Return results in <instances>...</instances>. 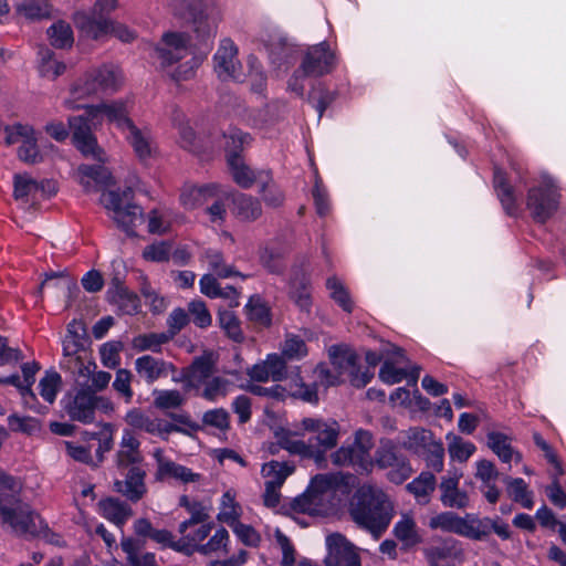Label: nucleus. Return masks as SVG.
I'll return each mask as SVG.
<instances>
[{"label": "nucleus", "instance_id": "f257e3e1", "mask_svg": "<svg viewBox=\"0 0 566 566\" xmlns=\"http://www.w3.org/2000/svg\"><path fill=\"white\" fill-rule=\"evenodd\" d=\"M83 108L85 109V115L69 118L73 142L84 156L104 163L107 158L92 133V126L96 127L105 117L109 123H114L123 133L134 122L128 117V109L123 101L103 102L97 105L84 106Z\"/></svg>", "mask_w": 566, "mask_h": 566}, {"label": "nucleus", "instance_id": "f03ea898", "mask_svg": "<svg viewBox=\"0 0 566 566\" xmlns=\"http://www.w3.org/2000/svg\"><path fill=\"white\" fill-rule=\"evenodd\" d=\"M348 514L359 527L379 537L395 516V503L381 488L366 483L350 497Z\"/></svg>", "mask_w": 566, "mask_h": 566}, {"label": "nucleus", "instance_id": "7ed1b4c3", "mask_svg": "<svg viewBox=\"0 0 566 566\" xmlns=\"http://www.w3.org/2000/svg\"><path fill=\"white\" fill-rule=\"evenodd\" d=\"M356 478L350 473H324L315 475L306 492L294 500L293 509L308 515H327L339 504L337 492L348 493Z\"/></svg>", "mask_w": 566, "mask_h": 566}, {"label": "nucleus", "instance_id": "20e7f679", "mask_svg": "<svg viewBox=\"0 0 566 566\" xmlns=\"http://www.w3.org/2000/svg\"><path fill=\"white\" fill-rule=\"evenodd\" d=\"M22 482L10 475L0 480V518L12 532L21 536H34L42 528V522L22 501Z\"/></svg>", "mask_w": 566, "mask_h": 566}, {"label": "nucleus", "instance_id": "39448f33", "mask_svg": "<svg viewBox=\"0 0 566 566\" xmlns=\"http://www.w3.org/2000/svg\"><path fill=\"white\" fill-rule=\"evenodd\" d=\"M154 59L174 81H187L195 75L199 61L195 57L184 33L168 32L154 50Z\"/></svg>", "mask_w": 566, "mask_h": 566}, {"label": "nucleus", "instance_id": "423d86ee", "mask_svg": "<svg viewBox=\"0 0 566 566\" xmlns=\"http://www.w3.org/2000/svg\"><path fill=\"white\" fill-rule=\"evenodd\" d=\"M123 83L122 72L113 65H103L91 69L83 77L77 80L70 90L71 98L65 99L64 104L71 109L84 107L76 101L96 95L98 93H113L118 90Z\"/></svg>", "mask_w": 566, "mask_h": 566}, {"label": "nucleus", "instance_id": "0eeeda50", "mask_svg": "<svg viewBox=\"0 0 566 566\" xmlns=\"http://www.w3.org/2000/svg\"><path fill=\"white\" fill-rule=\"evenodd\" d=\"M133 190L126 188L122 192L116 190L104 191L101 203L107 210L113 221L127 234H134V228L142 221L140 207L130 203Z\"/></svg>", "mask_w": 566, "mask_h": 566}, {"label": "nucleus", "instance_id": "6e6552de", "mask_svg": "<svg viewBox=\"0 0 566 566\" xmlns=\"http://www.w3.org/2000/svg\"><path fill=\"white\" fill-rule=\"evenodd\" d=\"M373 448L374 440L371 433L359 429L355 432L354 441L337 449L332 453L331 459L335 465H353L364 471H370L374 465L370 457Z\"/></svg>", "mask_w": 566, "mask_h": 566}, {"label": "nucleus", "instance_id": "1a4fd4ad", "mask_svg": "<svg viewBox=\"0 0 566 566\" xmlns=\"http://www.w3.org/2000/svg\"><path fill=\"white\" fill-rule=\"evenodd\" d=\"M250 136L241 132L232 133L227 140V160L231 176L241 188H251L254 182H263L268 171H255L247 166L239 155V150L248 143Z\"/></svg>", "mask_w": 566, "mask_h": 566}, {"label": "nucleus", "instance_id": "9d476101", "mask_svg": "<svg viewBox=\"0 0 566 566\" xmlns=\"http://www.w3.org/2000/svg\"><path fill=\"white\" fill-rule=\"evenodd\" d=\"M301 429L312 433L307 443L317 454L312 455L315 462H322L325 453L337 446L339 438V424L335 420H323L319 418H304L301 421Z\"/></svg>", "mask_w": 566, "mask_h": 566}, {"label": "nucleus", "instance_id": "9b49d317", "mask_svg": "<svg viewBox=\"0 0 566 566\" xmlns=\"http://www.w3.org/2000/svg\"><path fill=\"white\" fill-rule=\"evenodd\" d=\"M374 464L379 469H387V479L401 484L412 474V468L409 460L399 452L396 444L390 440L381 441L374 454Z\"/></svg>", "mask_w": 566, "mask_h": 566}, {"label": "nucleus", "instance_id": "f8f14e48", "mask_svg": "<svg viewBox=\"0 0 566 566\" xmlns=\"http://www.w3.org/2000/svg\"><path fill=\"white\" fill-rule=\"evenodd\" d=\"M558 198L553 180L544 178L539 185L530 188L526 206L533 219L543 223L558 209Z\"/></svg>", "mask_w": 566, "mask_h": 566}, {"label": "nucleus", "instance_id": "ddd939ff", "mask_svg": "<svg viewBox=\"0 0 566 566\" xmlns=\"http://www.w3.org/2000/svg\"><path fill=\"white\" fill-rule=\"evenodd\" d=\"M213 70L222 81L242 82L245 77L238 57V46L231 39H223L213 55Z\"/></svg>", "mask_w": 566, "mask_h": 566}, {"label": "nucleus", "instance_id": "4468645a", "mask_svg": "<svg viewBox=\"0 0 566 566\" xmlns=\"http://www.w3.org/2000/svg\"><path fill=\"white\" fill-rule=\"evenodd\" d=\"M461 478L462 473L458 470L448 471L440 478L439 500L444 507L464 511L471 506L469 492L460 488Z\"/></svg>", "mask_w": 566, "mask_h": 566}, {"label": "nucleus", "instance_id": "2eb2a0df", "mask_svg": "<svg viewBox=\"0 0 566 566\" xmlns=\"http://www.w3.org/2000/svg\"><path fill=\"white\" fill-rule=\"evenodd\" d=\"M13 185L14 198L24 203L49 198L56 192V185L53 180L43 179L38 181L28 174L15 175Z\"/></svg>", "mask_w": 566, "mask_h": 566}, {"label": "nucleus", "instance_id": "dca6fc26", "mask_svg": "<svg viewBox=\"0 0 566 566\" xmlns=\"http://www.w3.org/2000/svg\"><path fill=\"white\" fill-rule=\"evenodd\" d=\"M123 134L140 163L146 165L157 156V144L148 126L133 123Z\"/></svg>", "mask_w": 566, "mask_h": 566}, {"label": "nucleus", "instance_id": "f3484780", "mask_svg": "<svg viewBox=\"0 0 566 566\" xmlns=\"http://www.w3.org/2000/svg\"><path fill=\"white\" fill-rule=\"evenodd\" d=\"M326 566H361L360 557L354 545L343 535L336 533L326 537Z\"/></svg>", "mask_w": 566, "mask_h": 566}, {"label": "nucleus", "instance_id": "a211bd4d", "mask_svg": "<svg viewBox=\"0 0 566 566\" xmlns=\"http://www.w3.org/2000/svg\"><path fill=\"white\" fill-rule=\"evenodd\" d=\"M156 460L155 479L157 481H166L174 479L184 484L197 483L201 480V474L193 472L189 468L166 458L163 449H155L153 453Z\"/></svg>", "mask_w": 566, "mask_h": 566}, {"label": "nucleus", "instance_id": "6ab92c4d", "mask_svg": "<svg viewBox=\"0 0 566 566\" xmlns=\"http://www.w3.org/2000/svg\"><path fill=\"white\" fill-rule=\"evenodd\" d=\"M334 66L335 55L325 42L310 48L301 64L303 74L308 76H322Z\"/></svg>", "mask_w": 566, "mask_h": 566}, {"label": "nucleus", "instance_id": "aec40b11", "mask_svg": "<svg viewBox=\"0 0 566 566\" xmlns=\"http://www.w3.org/2000/svg\"><path fill=\"white\" fill-rule=\"evenodd\" d=\"M125 421L135 429L159 436L165 440L171 432H184L179 426L158 418L151 419L138 408L130 409L125 416Z\"/></svg>", "mask_w": 566, "mask_h": 566}, {"label": "nucleus", "instance_id": "412c9836", "mask_svg": "<svg viewBox=\"0 0 566 566\" xmlns=\"http://www.w3.org/2000/svg\"><path fill=\"white\" fill-rule=\"evenodd\" d=\"M63 360L62 367L73 374H78L82 377H88L92 373L91 366L95 367L93 363L85 361L83 356L84 346L82 338H74L73 336H65L63 342Z\"/></svg>", "mask_w": 566, "mask_h": 566}, {"label": "nucleus", "instance_id": "4be33fe9", "mask_svg": "<svg viewBox=\"0 0 566 566\" xmlns=\"http://www.w3.org/2000/svg\"><path fill=\"white\" fill-rule=\"evenodd\" d=\"M120 472L124 479L114 481V491L134 503L142 500L147 493L145 470L140 467H130L128 470Z\"/></svg>", "mask_w": 566, "mask_h": 566}, {"label": "nucleus", "instance_id": "5701e85b", "mask_svg": "<svg viewBox=\"0 0 566 566\" xmlns=\"http://www.w3.org/2000/svg\"><path fill=\"white\" fill-rule=\"evenodd\" d=\"M248 375L260 382L281 381L287 377L286 361L279 354H270L263 361L253 365Z\"/></svg>", "mask_w": 566, "mask_h": 566}, {"label": "nucleus", "instance_id": "b1692460", "mask_svg": "<svg viewBox=\"0 0 566 566\" xmlns=\"http://www.w3.org/2000/svg\"><path fill=\"white\" fill-rule=\"evenodd\" d=\"M188 20L192 22L198 38L205 41L216 35L221 12L214 2H207L201 11L193 13Z\"/></svg>", "mask_w": 566, "mask_h": 566}, {"label": "nucleus", "instance_id": "393cba45", "mask_svg": "<svg viewBox=\"0 0 566 566\" xmlns=\"http://www.w3.org/2000/svg\"><path fill=\"white\" fill-rule=\"evenodd\" d=\"M140 442L133 432L125 430L116 452L115 464L119 471L128 470L130 467H139L143 455L139 450Z\"/></svg>", "mask_w": 566, "mask_h": 566}, {"label": "nucleus", "instance_id": "a878e982", "mask_svg": "<svg viewBox=\"0 0 566 566\" xmlns=\"http://www.w3.org/2000/svg\"><path fill=\"white\" fill-rule=\"evenodd\" d=\"M107 300L125 315H134L140 308L138 296L130 292L117 277L112 281L107 290Z\"/></svg>", "mask_w": 566, "mask_h": 566}, {"label": "nucleus", "instance_id": "bb28decb", "mask_svg": "<svg viewBox=\"0 0 566 566\" xmlns=\"http://www.w3.org/2000/svg\"><path fill=\"white\" fill-rule=\"evenodd\" d=\"M75 24L82 35L99 40L109 34L111 20L94 13L80 12L75 15Z\"/></svg>", "mask_w": 566, "mask_h": 566}, {"label": "nucleus", "instance_id": "cd10ccee", "mask_svg": "<svg viewBox=\"0 0 566 566\" xmlns=\"http://www.w3.org/2000/svg\"><path fill=\"white\" fill-rule=\"evenodd\" d=\"M93 392L87 389L78 390L65 406L66 412L71 419L84 423L94 420Z\"/></svg>", "mask_w": 566, "mask_h": 566}, {"label": "nucleus", "instance_id": "c85d7f7f", "mask_svg": "<svg viewBox=\"0 0 566 566\" xmlns=\"http://www.w3.org/2000/svg\"><path fill=\"white\" fill-rule=\"evenodd\" d=\"M171 369L172 366L169 363L150 355H144L135 360L137 375L147 384H153L167 376Z\"/></svg>", "mask_w": 566, "mask_h": 566}, {"label": "nucleus", "instance_id": "c756f323", "mask_svg": "<svg viewBox=\"0 0 566 566\" xmlns=\"http://www.w3.org/2000/svg\"><path fill=\"white\" fill-rule=\"evenodd\" d=\"M218 192V185L186 186L180 195L181 203L186 209H196L208 205Z\"/></svg>", "mask_w": 566, "mask_h": 566}, {"label": "nucleus", "instance_id": "7c9ffc66", "mask_svg": "<svg viewBox=\"0 0 566 566\" xmlns=\"http://www.w3.org/2000/svg\"><path fill=\"white\" fill-rule=\"evenodd\" d=\"M297 436L298 433L296 431L284 429L276 431V444L281 449L286 450L289 453L300 455L304 459H312V455L317 454V451H314V449L308 446L307 442L298 439Z\"/></svg>", "mask_w": 566, "mask_h": 566}, {"label": "nucleus", "instance_id": "2f4dec72", "mask_svg": "<svg viewBox=\"0 0 566 566\" xmlns=\"http://www.w3.org/2000/svg\"><path fill=\"white\" fill-rule=\"evenodd\" d=\"M232 213L243 222H252L262 214V206L258 198L245 193H238L232 199Z\"/></svg>", "mask_w": 566, "mask_h": 566}, {"label": "nucleus", "instance_id": "473e14b6", "mask_svg": "<svg viewBox=\"0 0 566 566\" xmlns=\"http://www.w3.org/2000/svg\"><path fill=\"white\" fill-rule=\"evenodd\" d=\"M192 531H186L181 534V538L178 539L177 552L182 553L187 556H191L195 552L199 553V547L202 546L201 542L206 539L211 532V524H199L192 527Z\"/></svg>", "mask_w": 566, "mask_h": 566}, {"label": "nucleus", "instance_id": "72a5a7b5", "mask_svg": "<svg viewBox=\"0 0 566 566\" xmlns=\"http://www.w3.org/2000/svg\"><path fill=\"white\" fill-rule=\"evenodd\" d=\"M298 369L300 368L296 367V374L291 376L289 379L285 387L286 394L307 403H317L318 392L315 380L313 382L304 381V379L298 375Z\"/></svg>", "mask_w": 566, "mask_h": 566}, {"label": "nucleus", "instance_id": "f704fd0d", "mask_svg": "<svg viewBox=\"0 0 566 566\" xmlns=\"http://www.w3.org/2000/svg\"><path fill=\"white\" fill-rule=\"evenodd\" d=\"M392 533L405 548L413 547L421 542L417 523L413 516L408 513L401 514L392 528Z\"/></svg>", "mask_w": 566, "mask_h": 566}, {"label": "nucleus", "instance_id": "c9c22d12", "mask_svg": "<svg viewBox=\"0 0 566 566\" xmlns=\"http://www.w3.org/2000/svg\"><path fill=\"white\" fill-rule=\"evenodd\" d=\"M98 509L103 517L122 526L133 515L132 509L123 501L114 497H107L99 501Z\"/></svg>", "mask_w": 566, "mask_h": 566}, {"label": "nucleus", "instance_id": "e433bc0d", "mask_svg": "<svg viewBox=\"0 0 566 566\" xmlns=\"http://www.w3.org/2000/svg\"><path fill=\"white\" fill-rule=\"evenodd\" d=\"M437 486V479L431 471H422L416 479L407 484V490L420 504H427Z\"/></svg>", "mask_w": 566, "mask_h": 566}, {"label": "nucleus", "instance_id": "4c0bfd02", "mask_svg": "<svg viewBox=\"0 0 566 566\" xmlns=\"http://www.w3.org/2000/svg\"><path fill=\"white\" fill-rule=\"evenodd\" d=\"M78 174L81 176L80 182L86 191L93 190L91 180L98 186H109L114 184L111 171L101 165H83L78 168Z\"/></svg>", "mask_w": 566, "mask_h": 566}, {"label": "nucleus", "instance_id": "58836bf2", "mask_svg": "<svg viewBox=\"0 0 566 566\" xmlns=\"http://www.w3.org/2000/svg\"><path fill=\"white\" fill-rule=\"evenodd\" d=\"M465 521V517H462L452 511H446L431 517L429 521V527L463 536Z\"/></svg>", "mask_w": 566, "mask_h": 566}, {"label": "nucleus", "instance_id": "ea45409f", "mask_svg": "<svg viewBox=\"0 0 566 566\" xmlns=\"http://www.w3.org/2000/svg\"><path fill=\"white\" fill-rule=\"evenodd\" d=\"M310 281L302 270H295L290 279V296L302 310H307L311 305V295L308 291Z\"/></svg>", "mask_w": 566, "mask_h": 566}, {"label": "nucleus", "instance_id": "a19ab883", "mask_svg": "<svg viewBox=\"0 0 566 566\" xmlns=\"http://www.w3.org/2000/svg\"><path fill=\"white\" fill-rule=\"evenodd\" d=\"M436 437L430 430L413 427L402 433L401 446L403 449L419 454Z\"/></svg>", "mask_w": 566, "mask_h": 566}, {"label": "nucleus", "instance_id": "79ce46f5", "mask_svg": "<svg viewBox=\"0 0 566 566\" xmlns=\"http://www.w3.org/2000/svg\"><path fill=\"white\" fill-rule=\"evenodd\" d=\"M509 496L525 509H532L534 505L533 492L528 490L527 484L521 478L504 476Z\"/></svg>", "mask_w": 566, "mask_h": 566}, {"label": "nucleus", "instance_id": "37998d69", "mask_svg": "<svg viewBox=\"0 0 566 566\" xmlns=\"http://www.w3.org/2000/svg\"><path fill=\"white\" fill-rule=\"evenodd\" d=\"M488 446L504 463H509L513 459L520 462L522 455L514 451L509 442V438L500 432H490L488 434Z\"/></svg>", "mask_w": 566, "mask_h": 566}, {"label": "nucleus", "instance_id": "c03bdc74", "mask_svg": "<svg viewBox=\"0 0 566 566\" xmlns=\"http://www.w3.org/2000/svg\"><path fill=\"white\" fill-rule=\"evenodd\" d=\"M329 358L333 367L342 376L350 375L355 371L357 366V356L349 349L342 347H331Z\"/></svg>", "mask_w": 566, "mask_h": 566}, {"label": "nucleus", "instance_id": "a18cd8bd", "mask_svg": "<svg viewBox=\"0 0 566 566\" xmlns=\"http://www.w3.org/2000/svg\"><path fill=\"white\" fill-rule=\"evenodd\" d=\"M17 13L30 21L50 18L52 7L49 0H22L17 4Z\"/></svg>", "mask_w": 566, "mask_h": 566}, {"label": "nucleus", "instance_id": "49530a36", "mask_svg": "<svg viewBox=\"0 0 566 566\" xmlns=\"http://www.w3.org/2000/svg\"><path fill=\"white\" fill-rule=\"evenodd\" d=\"M494 187L504 210L513 216L517 210V198L513 187L506 182L504 174L500 170L494 174Z\"/></svg>", "mask_w": 566, "mask_h": 566}, {"label": "nucleus", "instance_id": "de8ad7c7", "mask_svg": "<svg viewBox=\"0 0 566 566\" xmlns=\"http://www.w3.org/2000/svg\"><path fill=\"white\" fill-rule=\"evenodd\" d=\"M446 440L448 442L449 457L452 461L464 463L475 452L476 448L472 442L465 441L452 432L446 436Z\"/></svg>", "mask_w": 566, "mask_h": 566}, {"label": "nucleus", "instance_id": "09e8293b", "mask_svg": "<svg viewBox=\"0 0 566 566\" xmlns=\"http://www.w3.org/2000/svg\"><path fill=\"white\" fill-rule=\"evenodd\" d=\"M294 472V467L286 462L270 461L263 464L261 473L266 479L265 483L281 488L286 478Z\"/></svg>", "mask_w": 566, "mask_h": 566}, {"label": "nucleus", "instance_id": "8fccbe9b", "mask_svg": "<svg viewBox=\"0 0 566 566\" xmlns=\"http://www.w3.org/2000/svg\"><path fill=\"white\" fill-rule=\"evenodd\" d=\"M444 454L446 450L443 443L439 439L432 440L424 450H422L419 455L426 462V467L429 469L428 471L440 473L444 468Z\"/></svg>", "mask_w": 566, "mask_h": 566}, {"label": "nucleus", "instance_id": "3c124183", "mask_svg": "<svg viewBox=\"0 0 566 566\" xmlns=\"http://www.w3.org/2000/svg\"><path fill=\"white\" fill-rule=\"evenodd\" d=\"M307 346L305 340L295 334H286L281 344V357L284 360H300L307 355Z\"/></svg>", "mask_w": 566, "mask_h": 566}, {"label": "nucleus", "instance_id": "603ef678", "mask_svg": "<svg viewBox=\"0 0 566 566\" xmlns=\"http://www.w3.org/2000/svg\"><path fill=\"white\" fill-rule=\"evenodd\" d=\"M171 340V335L164 333L139 334L132 340V347L138 352H160L163 345Z\"/></svg>", "mask_w": 566, "mask_h": 566}, {"label": "nucleus", "instance_id": "864d4df0", "mask_svg": "<svg viewBox=\"0 0 566 566\" xmlns=\"http://www.w3.org/2000/svg\"><path fill=\"white\" fill-rule=\"evenodd\" d=\"M39 71L42 76L48 77L50 80H55L57 76L62 75L65 70L66 65L54 59V53L46 49L42 48L39 51Z\"/></svg>", "mask_w": 566, "mask_h": 566}, {"label": "nucleus", "instance_id": "5fc2aeb1", "mask_svg": "<svg viewBox=\"0 0 566 566\" xmlns=\"http://www.w3.org/2000/svg\"><path fill=\"white\" fill-rule=\"evenodd\" d=\"M212 374V365L206 358H197L189 367L185 382L187 388L198 387L200 384L209 380Z\"/></svg>", "mask_w": 566, "mask_h": 566}, {"label": "nucleus", "instance_id": "6e6d98bb", "mask_svg": "<svg viewBox=\"0 0 566 566\" xmlns=\"http://www.w3.org/2000/svg\"><path fill=\"white\" fill-rule=\"evenodd\" d=\"M465 527L463 536L481 541L485 538L491 532L493 525V520L489 517L479 518L475 515H467L465 516Z\"/></svg>", "mask_w": 566, "mask_h": 566}, {"label": "nucleus", "instance_id": "4d7b16f0", "mask_svg": "<svg viewBox=\"0 0 566 566\" xmlns=\"http://www.w3.org/2000/svg\"><path fill=\"white\" fill-rule=\"evenodd\" d=\"M48 36L51 44L56 49L71 48L74 38L73 31L69 23L64 21H57L48 29Z\"/></svg>", "mask_w": 566, "mask_h": 566}, {"label": "nucleus", "instance_id": "13d9d810", "mask_svg": "<svg viewBox=\"0 0 566 566\" xmlns=\"http://www.w3.org/2000/svg\"><path fill=\"white\" fill-rule=\"evenodd\" d=\"M154 406L160 410L176 409L186 401L185 396L175 389L154 390Z\"/></svg>", "mask_w": 566, "mask_h": 566}, {"label": "nucleus", "instance_id": "bf43d9fd", "mask_svg": "<svg viewBox=\"0 0 566 566\" xmlns=\"http://www.w3.org/2000/svg\"><path fill=\"white\" fill-rule=\"evenodd\" d=\"M61 376L54 370L45 371L40 379L39 389L41 397L49 403H53L61 387Z\"/></svg>", "mask_w": 566, "mask_h": 566}, {"label": "nucleus", "instance_id": "052dcab7", "mask_svg": "<svg viewBox=\"0 0 566 566\" xmlns=\"http://www.w3.org/2000/svg\"><path fill=\"white\" fill-rule=\"evenodd\" d=\"M228 192L222 191L218 186V192L213 199L210 200L205 209L210 222L221 224L227 217L226 201L228 200Z\"/></svg>", "mask_w": 566, "mask_h": 566}, {"label": "nucleus", "instance_id": "680f3d73", "mask_svg": "<svg viewBox=\"0 0 566 566\" xmlns=\"http://www.w3.org/2000/svg\"><path fill=\"white\" fill-rule=\"evenodd\" d=\"M260 192L262 193V199L268 207L279 208L283 205L285 200V196L283 191L272 182L270 174H264L263 182H261Z\"/></svg>", "mask_w": 566, "mask_h": 566}, {"label": "nucleus", "instance_id": "e2e57ef3", "mask_svg": "<svg viewBox=\"0 0 566 566\" xmlns=\"http://www.w3.org/2000/svg\"><path fill=\"white\" fill-rule=\"evenodd\" d=\"M6 144L24 146L35 137L34 129L29 125L14 124L4 128Z\"/></svg>", "mask_w": 566, "mask_h": 566}, {"label": "nucleus", "instance_id": "0e129e2a", "mask_svg": "<svg viewBox=\"0 0 566 566\" xmlns=\"http://www.w3.org/2000/svg\"><path fill=\"white\" fill-rule=\"evenodd\" d=\"M232 382L222 377H213L206 381L202 397L210 401L223 398L230 391Z\"/></svg>", "mask_w": 566, "mask_h": 566}, {"label": "nucleus", "instance_id": "69168bd1", "mask_svg": "<svg viewBox=\"0 0 566 566\" xmlns=\"http://www.w3.org/2000/svg\"><path fill=\"white\" fill-rule=\"evenodd\" d=\"M205 259L210 270L219 277H230L238 274L231 265L224 262L220 251L208 250L205 253Z\"/></svg>", "mask_w": 566, "mask_h": 566}, {"label": "nucleus", "instance_id": "338daca9", "mask_svg": "<svg viewBox=\"0 0 566 566\" xmlns=\"http://www.w3.org/2000/svg\"><path fill=\"white\" fill-rule=\"evenodd\" d=\"M209 511L210 509L203 503L198 501L193 502V504H191V507H189L188 510L190 518L184 521L179 525V533H184L188 530H191L192 527L199 524H207L206 522L209 518Z\"/></svg>", "mask_w": 566, "mask_h": 566}, {"label": "nucleus", "instance_id": "774afa93", "mask_svg": "<svg viewBox=\"0 0 566 566\" xmlns=\"http://www.w3.org/2000/svg\"><path fill=\"white\" fill-rule=\"evenodd\" d=\"M326 287L329 291L331 297L346 312H352L353 303L348 295V292L342 284V282L333 276L326 281Z\"/></svg>", "mask_w": 566, "mask_h": 566}]
</instances>
